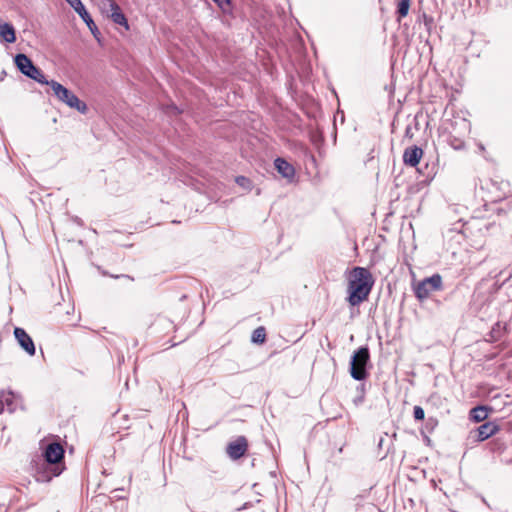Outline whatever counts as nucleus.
<instances>
[{
    "label": "nucleus",
    "mask_w": 512,
    "mask_h": 512,
    "mask_svg": "<svg viewBox=\"0 0 512 512\" xmlns=\"http://www.w3.org/2000/svg\"><path fill=\"white\" fill-rule=\"evenodd\" d=\"M78 15L86 23V25L88 26V28L91 31V33L96 37L97 34L99 33V30H98L96 24L94 23L93 19L91 18V16L87 12V10H84V12H81Z\"/></svg>",
    "instance_id": "15"
},
{
    "label": "nucleus",
    "mask_w": 512,
    "mask_h": 512,
    "mask_svg": "<svg viewBox=\"0 0 512 512\" xmlns=\"http://www.w3.org/2000/svg\"><path fill=\"white\" fill-rule=\"evenodd\" d=\"M0 37L7 43H14L16 41L15 29L12 24L3 22L0 19Z\"/></svg>",
    "instance_id": "13"
},
{
    "label": "nucleus",
    "mask_w": 512,
    "mask_h": 512,
    "mask_svg": "<svg viewBox=\"0 0 512 512\" xmlns=\"http://www.w3.org/2000/svg\"><path fill=\"white\" fill-rule=\"evenodd\" d=\"M100 8L102 13L111 18L115 24L125 27L126 30L129 29L127 18L114 0H102Z\"/></svg>",
    "instance_id": "7"
},
{
    "label": "nucleus",
    "mask_w": 512,
    "mask_h": 512,
    "mask_svg": "<svg viewBox=\"0 0 512 512\" xmlns=\"http://www.w3.org/2000/svg\"><path fill=\"white\" fill-rule=\"evenodd\" d=\"M374 285L371 272L364 267H354L348 278L347 301L351 306H357L366 301Z\"/></svg>",
    "instance_id": "1"
},
{
    "label": "nucleus",
    "mask_w": 512,
    "mask_h": 512,
    "mask_svg": "<svg viewBox=\"0 0 512 512\" xmlns=\"http://www.w3.org/2000/svg\"><path fill=\"white\" fill-rule=\"evenodd\" d=\"M14 62L19 71L26 77L33 79L40 84L45 85L48 83L43 72L33 64L27 55L22 53L17 54L14 58Z\"/></svg>",
    "instance_id": "4"
},
{
    "label": "nucleus",
    "mask_w": 512,
    "mask_h": 512,
    "mask_svg": "<svg viewBox=\"0 0 512 512\" xmlns=\"http://www.w3.org/2000/svg\"><path fill=\"white\" fill-rule=\"evenodd\" d=\"M5 410V407H4V404H3V400L0 399V414L3 413Z\"/></svg>",
    "instance_id": "27"
},
{
    "label": "nucleus",
    "mask_w": 512,
    "mask_h": 512,
    "mask_svg": "<svg viewBox=\"0 0 512 512\" xmlns=\"http://www.w3.org/2000/svg\"><path fill=\"white\" fill-rule=\"evenodd\" d=\"M0 399L3 400L4 407L6 406L9 412L13 411V393L12 392H6L1 391L0 392Z\"/></svg>",
    "instance_id": "17"
},
{
    "label": "nucleus",
    "mask_w": 512,
    "mask_h": 512,
    "mask_svg": "<svg viewBox=\"0 0 512 512\" xmlns=\"http://www.w3.org/2000/svg\"><path fill=\"white\" fill-rule=\"evenodd\" d=\"M45 460L38 465L35 479L37 482H49L61 474L58 464L64 457V449L58 443H50L44 453Z\"/></svg>",
    "instance_id": "2"
},
{
    "label": "nucleus",
    "mask_w": 512,
    "mask_h": 512,
    "mask_svg": "<svg viewBox=\"0 0 512 512\" xmlns=\"http://www.w3.org/2000/svg\"><path fill=\"white\" fill-rule=\"evenodd\" d=\"M363 402V396H359L357 398L354 399V403L355 405H359Z\"/></svg>",
    "instance_id": "26"
},
{
    "label": "nucleus",
    "mask_w": 512,
    "mask_h": 512,
    "mask_svg": "<svg viewBox=\"0 0 512 512\" xmlns=\"http://www.w3.org/2000/svg\"><path fill=\"white\" fill-rule=\"evenodd\" d=\"M247 448V439L244 436H239L235 441L228 444L226 451L231 459L237 460L246 453Z\"/></svg>",
    "instance_id": "8"
},
{
    "label": "nucleus",
    "mask_w": 512,
    "mask_h": 512,
    "mask_svg": "<svg viewBox=\"0 0 512 512\" xmlns=\"http://www.w3.org/2000/svg\"><path fill=\"white\" fill-rule=\"evenodd\" d=\"M14 336L21 346V348L30 356L35 355V345L32 338L26 333L23 328L16 327L14 329Z\"/></svg>",
    "instance_id": "9"
},
{
    "label": "nucleus",
    "mask_w": 512,
    "mask_h": 512,
    "mask_svg": "<svg viewBox=\"0 0 512 512\" xmlns=\"http://www.w3.org/2000/svg\"><path fill=\"white\" fill-rule=\"evenodd\" d=\"M499 430V427L494 422H485L484 424L480 425L477 429V440L478 441H484L488 439L489 437L496 434Z\"/></svg>",
    "instance_id": "12"
},
{
    "label": "nucleus",
    "mask_w": 512,
    "mask_h": 512,
    "mask_svg": "<svg viewBox=\"0 0 512 512\" xmlns=\"http://www.w3.org/2000/svg\"><path fill=\"white\" fill-rule=\"evenodd\" d=\"M423 156V150L418 146L407 147L403 153V162L410 167H416Z\"/></svg>",
    "instance_id": "10"
},
{
    "label": "nucleus",
    "mask_w": 512,
    "mask_h": 512,
    "mask_svg": "<svg viewBox=\"0 0 512 512\" xmlns=\"http://www.w3.org/2000/svg\"><path fill=\"white\" fill-rule=\"evenodd\" d=\"M460 124L464 132L468 133L470 131V123L468 121H466L465 119H461Z\"/></svg>",
    "instance_id": "23"
},
{
    "label": "nucleus",
    "mask_w": 512,
    "mask_h": 512,
    "mask_svg": "<svg viewBox=\"0 0 512 512\" xmlns=\"http://www.w3.org/2000/svg\"><path fill=\"white\" fill-rule=\"evenodd\" d=\"M46 85L51 87L54 95L59 101L82 114L86 113L87 105L82 102L72 91L55 80L48 81Z\"/></svg>",
    "instance_id": "3"
},
{
    "label": "nucleus",
    "mask_w": 512,
    "mask_h": 512,
    "mask_svg": "<svg viewBox=\"0 0 512 512\" xmlns=\"http://www.w3.org/2000/svg\"><path fill=\"white\" fill-rule=\"evenodd\" d=\"M266 339V331L264 327L256 328L252 333V342L264 343Z\"/></svg>",
    "instance_id": "18"
},
{
    "label": "nucleus",
    "mask_w": 512,
    "mask_h": 512,
    "mask_svg": "<svg viewBox=\"0 0 512 512\" xmlns=\"http://www.w3.org/2000/svg\"><path fill=\"white\" fill-rule=\"evenodd\" d=\"M223 12L231 10V0H213Z\"/></svg>",
    "instance_id": "21"
},
{
    "label": "nucleus",
    "mask_w": 512,
    "mask_h": 512,
    "mask_svg": "<svg viewBox=\"0 0 512 512\" xmlns=\"http://www.w3.org/2000/svg\"><path fill=\"white\" fill-rule=\"evenodd\" d=\"M66 2L75 10L77 14L86 10L81 0H66Z\"/></svg>",
    "instance_id": "20"
},
{
    "label": "nucleus",
    "mask_w": 512,
    "mask_h": 512,
    "mask_svg": "<svg viewBox=\"0 0 512 512\" xmlns=\"http://www.w3.org/2000/svg\"><path fill=\"white\" fill-rule=\"evenodd\" d=\"M411 0H400L398 3L397 13L399 18H404L408 15Z\"/></svg>",
    "instance_id": "19"
},
{
    "label": "nucleus",
    "mask_w": 512,
    "mask_h": 512,
    "mask_svg": "<svg viewBox=\"0 0 512 512\" xmlns=\"http://www.w3.org/2000/svg\"><path fill=\"white\" fill-rule=\"evenodd\" d=\"M413 415L415 420H423L425 417V412L421 406H414Z\"/></svg>",
    "instance_id": "22"
},
{
    "label": "nucleus",
    "mask_w": 512,
    "mask_h": 512,
    "mask_svg": "<svg viewBox=\"0 0 512 512\" xmlns=\"http://www.w3.org/2000/svg\"><path fill=\"white\" fill-rule=\"evenodd\" d=\"M114 277H115V278H119L120 276H119V275H116V276H114ZM121 277H125V278H128V279H130V280H133V278H131V277L127 276V275H122Z\"/></svg>",
    "instance_id": "28"
},
{
    "label": "nucleus",
    "mask_w": 512,
    "mask_h": 512,
    "mask_svg": "<svg viewBox=\"0 0 512 512\" xmlns=\"http://www.w3.org/2000/svg\"><path fill=\"white\" fill-rule=\"evenodd\" d=\"M275 168L282 177L292 180L295 176L294 167L283 158H276L274 161Z\"/></svg>",
    "instance_id": "11"
},
{
    "label": "nucleus",
    "mask_w": 512,
    "mask_h": 512,
    "mask_svg": "<svg viewBox=\"0 0 512 512\" xmlns=\"http://www.w3.org/2000/svg\"><path fill=\"white\" fill-rule=\"evenodd\" d=\"M442 290V277L439 274H433L420 281L415 286V296L419 300L427 299L431 293Z\"/></svg>",
    "instance_id": "6"
},
{
    "label": "nucleus",
    "mask_w": 512,
    "mask_h": 512,
    "mask_svg": "<svg viewBox=\"0 0 512 512\" xmlns=\"http://www.w3.org/2000/svg\"><path fill=\"white\" fill-rule=\"evenodd\" d=\"M236 182L242 186H244L246 183H249V180L244 176H239L236 178Z\"/></svg>",
    "instance_id": "24"
},
{
    "label": "nucleus",
    "mask_w": 512,
    "mask_h": 512,
    "mask_svg": "<svg viewBox=\"0 0 512 512\" xmlns=\"http://www.w3.org/2000/svg\"><path fill=\"white\" fill-rule=\"evenodd\" d=\"M168 109L173 113V114H179L180 111L179 109L175 106V105H171L168 107Z\"/></svg>",
    "instance_id": "25"
},
{
    "label": "nucleus",
    "mask_w": 512,
    "mask_h": 512,
    "mask_svg": "<svg viewBox=\"0 0 512 512\" xmlns=\"http://www.w3.org/2000/svg\"><path fill=\"white\" fill-rule=\"evenodd\" d=\"M487 417L488 409L485 406H477L470 411V419L474 422L484 421Z\"/></svg>",
    "instance_id": "14"
},
{
    "label": "nucleus",
    "mask_w": 512,
    "mask_h": 512,
    "mask_svg": "<svg viewBox=\"0 0 512 512\" xmlns=\"http://www.w3.org/2000/svg\"><path fill=\"white\" fill-rule=\"evenodd\" d=\"M448 143L455 150H462L465 148V141L463 137L450 135L448 138Z\"/></svg>",
    "instance_id": "16"
},
{
    "label": "nucleus",
    "mask_w": 512,
    "mask_h": 512,
    "mask_svg": "<svg viewBox=\"0 0 512 512\" xmlns=\"http://www.w3.org/2000/svg\"><path fill=\"white\" fill-rule=\"evenodd\" d=\"M370 354L367 347H360L353 354L350 361V374L353 379L361 381L367 377L366 365Z\"/></svg>",
    "instance_id": "5"
}]
</instances>
